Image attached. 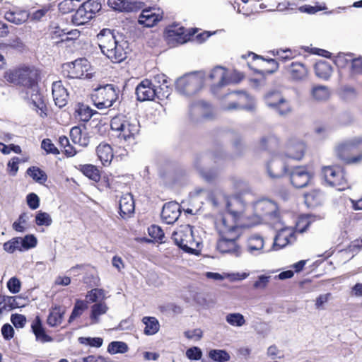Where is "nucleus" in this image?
<instances>
[{"instance_id": "a18cd8bd", "label": "nucleus", "mask_w": 362, "mask_h": 362, "mask_svg": "<svg viewBox=\"0 0 362 362\" xmlns=\"http://www.w3.org/2000/svg\"><path fill=\"white\" fill-rule=\"evenodd\" d=\"M27 173L37 182L43 183L46 182L47 177L46 173L37 167H31L27 170Z\"/></svg>"}, {"instance_id": "774afa93", "label": "nucleus", "mask_w": 362, "mask_h": 362, "mask_svg": "<svg viewBox=\"0 0 362 362\" xmlns=\"http://www.w3.org/2000/svg\"><path fill=\"white\" fill-rule=\"evenodd\" d=\"M185 336L189 339L199 341L203 335V332L200 329H194L185 332Z\"/></svg>"}, {"instance_id": "7c9ffc66", "label": "nucleus", "mask_w": 362, "mask_h": 362, "mask_svg": "<svg viewBox=\"0 0 362 362\" xmlns=\"http://www.w3.org/2000/svg\"><path fill=\"white\" fill-rule=\"evenodd\" d=\"M32 330L35 335L36 339L42 343L50 342L52 338L45 333L41 320L38 316L35 317L31 325Z\"/></svg>"}, {"instance_id": "79ce46f5", "label": "nucleus", "mask_w": 362, "mask_h": 362, "mask_svg": "<svg viewBox=\"0 0 362 362\" xmlns=\"http://www.w3.org/2000/svg\"><path fill=\"white\" fill-rule=\"evenodd\" d=\"M209 357L216 362H227L230 359L229 354L221 349H212L209 352Z\"/></svg>"}, {"instance_id": "5fc2aeb1", "label": "nucleus", "mask_w": 362, "mask_h": 362, "mask_svg": "<svg viewBox=\"0 0 362 362\" xmlns=\"http://www.w3.org/2000/svg\"><path fill=\"white\" fill-rule=\"evenodd\" d=\"M82 5L93 16L101 8V4L98 0H88L83 3Z\"/></svg>"}, {"instance_id": "aec40b11", "label": "nucleus", "mask_w": 362, "mask_h": 362, "mask_svg": "<svg viewBox=\"0 0 362 362\" xmlns=\"http://www.w3.org/2000/svg\"><path fill=\"white\" fill-rule=\"evenodd\" d=\"M306 149L305 144L296 138H291L286 144V155L295 160H300L304 156Z\"/></svg>"}, {"instance_id": "3c124183", "label": "nucleus", "mask_w": 362, "mask_h": 362, "mask_svg": "<svg viewBox=\"0 0 362 362\" xmlns=\"http://www.w3.org/2000/svg\"><path fill=\"white\" fill-rule=\"evenodd\" d=\"M156 98L158 100L167 99L171 94V88L168 85V81L158 88H156Z\"/></svg>"}, {"instance_id": "c9c22d12", "label": "nucleus", "mask_w": 362, "mask_h": 362, "mask_svg": "<svg viewBox=\"0 0 362 362\" xmlns=\"http://www.w3.org/2000/svg\"><path fill=\"white\" fill-rule=\"evenodd\" d=\"M29 15L25 11H7L4 15L6 21L16 25L25 23L28 19Z\"/></svg>"}, {"instance_id": "dca6fc26", "label": "nucleus", "mask_w": 362, "mask_h": 362, "mask_svg": "<svg viewBox=\"0 0 362 362\" xmlns=\"http://www.w3.org/2000/svg\"><path fill=\"white\" fill-rule=\"evenodd\" d=\"M313 178V173L302 166L293 168L290 173L291 182L296 188H303L311 184Z\"/></svg>"}, {"instance_id": "a19ab883", "label": "nucleus", "mask_w": 362, "mask_h": 362, "mask_svg": "<svg viewBox=\"0 0 362 362\" xmlns=\"http://www.w3.org/2000/svg\"><path fill=\"white\" fill-rule=\"evenodd\" d=\"M226 321L233 327H240L245 325V317L239 313H228L226 316Z\"/></svg>"}, {"instance_id": "2f4dec72", "label": "nucleus", "mask_w": 362, "mask_h": 362, "mask_svg": "<svg viewBox=\"0 0 362 362\" xmlns=\"http://www.w3.org/2000/svg\"><path fill=\"white\" fill-rule=\"evenodd\" d=\"M331 93L329 88L323 85L313 86L310 90L312 100L317 102H324L330 97Z\"/></svg>"}, {"instance_id": "6e6552de", "label": "nucleus", "mask_w": 362, "mask_h": 362, "mask_svg": "<svg viewBox=\"0 0 362 362\" xmlns=\"http://www.w3.org/2000/svg\"><path fill=\"white\" fill-rule=\"evenodd\" d=\"M226 209L228 213L222 217H227L229 218V223H235L240 227L247 226V223H244L245 220L248 218L246 217V214L250 213V206H246L244 200L239 197L230 198L226 202Z\"/></svg>"}, {"instance_id": "72a5a7b5", "label": "nucleus", "mask_w": 362, "mask_h": 362, "mask_svg": "<svg viewBox=\"0 0 362 362\" xmlns=\"http://www.w3.org/2000/svg\"><path fill=\"white\" fill-rule=\"evenodd\" d=\"M93 18V16L81 4L72 16V22L77 25H84Z\"/></svg>"}, {"instance_id": "393cba45", "label": "nucleus", "mask_w": 362, "mask_h": 362, "mask_svg": "<svg viewBox=\"0 0 362 362\" xmlns=\"http://www.w3.org/2000/svg\"><path fill=\"white\" fill-rule=\"evenodd\" d=\"M286 171V166L279 158H272L267 165V173L269 177L273 180L282 177Z\"/></svg>"}, {"instance_id": "4be33fe9", "label": "nucleus", "mask_w": 362, "mask_h": 362, "mask_svg": "<svg viewBox=\"0 0 362 362\" xmlns=\"http://www.w3.org/2000/svg\"><path fill=\"white\" fill-rule=\"evenodd\" d=\"M195 32L196 30H193V32H191L190 30L178 25H172L167 29L168 37L175 40L179 44H183L189 41Z\"/></svg>"}, {"instance_id": "4d7b16f0", "label": "nucleus", "mask_w": 362, "mask_h": 362, "mask_svg": "<svg viewBox=\"0 0 362 362\" xmlns=\"http://www.w3.org/2000/svg\"><path fill=\"white\" fill-rule=\"evenodd\" d=\"M149 235L158 240L163 241L165 234L162 228L156 225H153L148 228Z\"/></svg>"}, {"instance_id": "4c0bfd02", "label": "nucleus", "mask_w": 362, "mask_h": 362, "mask_svg": "<svg viewBox=\"0 0 362 362\" xmlns=\"http://www.w3.org/2000/svg\"><path fill=\"white\" fill-rule=\"evenodd\" d=\"M75 112L80 120L83 122L89 121L92 116L97 113L96 111L93 110L88 105L80 103L77 105Z\"/></svg>"}, {"instance_id": "f3484780", "label": "nucleus", "mask_w": 362, "mask_h": 362, "mask_svg": "<svg viewBox=\"0 0 362 362\" xmlns=\"http://www.w3.org/2000/svg\"><path fill=\"white\" fill-rule=\"evenodd\" d=\"M163 18V11L156 7L145 8L139 15L138 22L145 27L151 28L156 25Z\"/></svg>"}, {"instance_id": "f704fd0d", "label": "nucleus", "mask_w": 362, "mask_h": 362, "mask_svg": "<svg viewBox=\"0 0 362 362\" xmlns=\"http://www.w3.org/2000/svg\"><path fill=\"white\" fill-rule=\"evenodd\" d=\"M315 71L317 77L327 80L332 74V67L328 62L320 61L315 64Z\"/></svg>"}, {"instance_id": "bb28decb", "label": "nucleus", "mask_w": 362, "mask_h": 362, "mask_svg": "<svg viewBox=\"0 0 362 362\" xmlns=\"http://www.w3.org/2000/svg\"><path fill=\"white\" fill-rule=\"evenodd\" d=\"M288 73L290 78L293 81H303L306 80L308 76V68L302 63L293 62L288 67Z\"/></svg>"}, {"instance_id": "a211bd4d", "label": "nucleus", "mask_w": 362, "mask_h": 362, "mask_svg": "<svg viewBox=\"0 0 362 362\" xmlns=\"http://www.w3.org/2000/svg\"><path fill=\"white\" fill-rule=\"evenodd\" d=\"M209 78L214 81L215 86L221 87L229 83H238L240 79L233 78L229 71L224 67L217 66L210 72Z\"/></svg>"}, {"instance_id": "864d4df0", "label": "nucleus", "mask_w": 362, "mask_h": 362, "mask_svg": "<svg viewBox=\"0 0 362 362\" xmlns=\"http://www.w3.org/2000/svg\"><path fill=\"white\" fill-rule=\"evenodd\" d=\"M271 276L269 275H259L257 276V280L253 284V288L257 290L265 289L270 281Z\"/></svg>"}, {"instance_id": "20e7f679", "label": "nucleus", "mask_w": 362, "mask_h": 362, "mask_svg": "<svg viewBox=\"0 0 362 362\" xmlns=\"http://www.w3.org/2000/svg\"><path fill=\"white\" fill-rule=\"evenodd\" d=\"M336 156L348 164L362 163V135L339 144L334 148Z\"/></svg>"}, {"instance_id": "1a4fd4ad", "label": "nucleus", "mask_w": 362, "mask_h": 362, "mask_svg": "<svg viewBox=\"0 0 362 362\" xmlns=\"http://www.w3.org/2000/svg\"><path fill=\"white\" fill-rule=\"evenodd\" d=\"M118 98V93L112 84L99 86L93 90L91 100L99 110L107 109L113 105Z\"/></svg>"}, {"instance_id": "de8ad7c7", "label": "nucleus", "mask_w": 362, "mask_h": 362, "mask_svg": "<svg viewBox=\"0 0 362 362\" xmlns=\"http://www.w3.org/2000/svg\"><path fill=\"white\" fill-rule=\"evenodd\" d=\"M35 223L39 226H49L52 223V219L51 216L42 211H39L35 216Z\"/></svg>"}, {"instance_id": "6ab92c4d", "label": "nucleus", "mask_w": 362, "mask_h": 362, "mask_svg": "<svg viewBox=\"0 0 362 362\" xmlns=\"http://www.w3.org/2000/svg\"><path fill=\"white\" fill-rule=\"evenodd\" d=\"M137 100L139 101L153 100L156 98V90L152 81L144 79L141 81L135 90Z\"/></svg>"}, {"instance_id": "2eb2a0df", "label": "nucleus", "mask_w": 362, "mask_h": 362, "mask_svg": "<svg viewBox=\"0 0 362 362\" xmlns=\"http://www.w3.org/2000/svg\"><path fill=\"white\" fill-rule=\"evenodd\" d=\"M68 76L71 78H91L93 74L89 72L90 64L85 58L76 59L66 65Z\"/></svg>"}, {"instance_id": "bf43d9fd", "label": "nucleus", "mask_w": 362, "mask_h": 362, "mask_svg": "<svg viewBox=\"0 0 362 362\" xmlns=\"http://www.w3.org/2000/svg\"><path fill=\"white\" fill-rule=\"evenodd\" d=\"M41 147L43 148L47 153H52L57 155L59 153V150L49 139H45L42 140Z\"/></svg>"}, {"instance_id": "0e129e2a", "label": "nucleus", "mask_w": 362, "mask_h": 362, "mask_svg": "<svg viewBox=\"0 0 362 362\" xmlns=\"http://www.w3.org/2000/svg\"><path fill=\"white\" fill-rule=\"evenodd\" d=\"M186 356L190 360H199L202 356V352L199 347L194 346L186 351Z\"/></svg>"}, {"instance_id": "5701e85b", "label": "nucleus", "mask_w": 362, "mask_h": 362, "mask_svg": "<svg viewBox=\"0 0 362 362\" xmlns=\"http://www.w3.org/2000/svg\"><path fill=\"white\" fill-rule=\"evenodd\" d=\"M245 250L252 255L264 254L265 251L263 237L256 233L250 235L246 241Z\"/></svg>"}, {"instance_id": "09e8293b", "label": "nucleus", "mask_w": 362, "mask_h": 362, "mask_svg": "<svg viewBox=\"0 0 362 362\" xmlns=\"http://www.w3.org/2000/svg\"><path fill=\"white\" fill-rule=\"evenodd\" d=\"M83 173L90 180L98 182L100 180V174L98 169L93 165H85L82 168Z\"/></svg>"}, {"instance_id": "b1692460", "label": "nucleus", "mask_w": 362, "mask_h": 362, "mask_svg": "<svg viewBox=\"0 0 362 362\" xmlns=\"http://www.w3.org/2000/svg\"><path fill=\"white\" fill-rule=\"evenodd\" d=\"M180 214V204L171 202L164 204L161 212V218L167 224H173L178 219Z\"/></svg>"}, {"instance_id": "680f3d73", "label": "nucleus", "mask_w": 362, "mask_h": 362, "mask_svg": "<svg viewBox=\"0 0 362 362\" xmlns=\"http://www.w3.org/2000/svg\"><path fill=\"white\" fill-rule=\"evenodd\" d=\"M23 250H28L35 247L37 245V238L33 235H27L21 238Z\"/></svg>"}, {"instance_id": "ddd939ff", "label": "nucleus", "mask_w": 362, "mask_h": 362, "mask_svg": "<svg viewBox=\"0 0 362 362\" xmlns=\"http://www.w3.org/2000/svg\"><path fill=\"white\" fill-rule=\"evenodd\" d=\"M265 103L280 116H286L292 111L290 103L278 91L269 92L265 95Z\"/></svg>"}, {"instance_id": "8fccbe9b", "label": "nucleus", "mask_w": 362, "mask_h": 362, "mask_svg": "<svg viewBox=\"0 0 362 362\" xmlns=\"http://www.w3.org/2000/svg\"><path fill=\"white\" fill-rule=\"evenodd\" d=\"M273 56H277L282 62L291 59L295 54L291 49H276L271 51Z\"/></svg>"}, {"instance_id": "cd10ccee", "label": "nucleus", "mask_w": 362, "mask_h": 362, "mask_svg": "<svg viewBox=\"0 0 362 362\" xmlns=\"http://www.w3.org/2000/svg\"><path fill=\"white\" fill-rule=\"evenodd\" d=\"M119 214L125 218L130 216L134 211V201L131 194H123L119 199Z\"/></svg>"}, {"instance_id": "39448f33", "label": "nucleus", "mask_w": 362, "mask_h": 362, "mask_svg": "<svg viewBox=\"0 0 362 362\" xmlns=\"http://www.w3.org/2000/svg\"><path fill=\"white\" fill-rule=\"evenodd\" d=\"M204 79L205 73L204 71H195L185 74L175 81V90L182 95L192 96L202 88Z\"/></svg>"}, {"instance_id": "6e6d98bb", "label": "nucleus", "mask_w": 362, "mask_h": 362, "mask_svg": "<svg viewBox=\"0 0 362 362\" xmlns=\"http://www.w3.org/2000/svg\"><path fill=\"white\" fill-rule=\"evenodd\" d=\"M353 57L351 54L339 53L335 57L334 63L339 67H344L351 62Z\"/></svg>"}, {"instance_id": "412c9836", "label": "nucleus", "mask_w": 362, "mask_h": 362, "mask_svg": "<svg viewBox=\"0 0 362 362\" xmlns=\"http://www.w3.org/2000/svg\"><path fill=\"white\" fill-rule=\"evenodd\" d=\"M25 93L28 98L33 105L37 112L41 116L46 115L45 112L46 106L45 105L42 95L40 94L38 88V85L36 84L35 87H32L25 90Z\"/></svg>"}, {"instance_id": "c03bdc74", "label": "nucleus", "mask_w": 362, "mask_h": 362, "mask_svg": "<svg viewBox=\"0 0 362 362\" xmlns=\"http://www.w3.org/2000/svg\"><path fill=\"white\" fill-rule=\"evenodd\" d=\"M88 308L87 303L84 300H77L69 319V322H71L74 319L81 316L83 312Z\"/></svg>"}, {"instance_id": "f257e3e1", "label": "nucleus", "mask_w": 362, "mask_h": 362, "mask_svg": "<svg viewBox=\"0 0 362 362\" xmlns=\"http://www.w3.org/2000/svg\"><path fill=\"white\" fill-rule=\"evenodd\" d=\"M228 222L229 218L227 217H221L216 222V228L220 236L216 248L221 253H229L239 257L242 250L237 240L242 235V229L235 223Z\"/></svg>"}, {"instance_id": "338daca9", "label": "nucleus", "mask_w": 362, "mask_h": 362, "mask_svg": "<svg viewBox=\"0 0 362 362\" xmlns=\"http://www.w3.org/2000/svg\"><path fill=\"white\" fill-rule=\"evenodd\" d=\"M11 321L16 328H22L25 324L26 318L21 314H13L11 317Z\"/></svg>"}, {"instance_id": "49530a36", "label": "nucleus", "mask_w": 362, "mask_h": 362, "mask_svg": "<svg viewBox=\"0 0 362 362\" xmlns=\"http://www.w3.org/2000/svg\"><path fill=\"white\" fill-rule=\"evenodd\" d=\"M128 351V346L123 341H112L107 346V352L110 354H124Z\"/></svg>"}, {"instance_id": "13d9d810", "label": "nucleus", "mask_w": 362, "mask_h": 362, "mask_svg": "<svg viewBox=\"0 0 362 362\" xmlns=\"http://www.w3.org/2000/svg\"><path fill=\"white\" fill-rule=\"evenodd\" d=\"M107 4L109 6L116 11H125L128 8L127 0H108Z\"/></svg>"}, {"instance_id": "f8f14e48", "label": "nucleus", "mask_w": 362, "mask_h": 362, "mask_svg": "<svg viewBox=\"0 0 362 362\" xmlns=\"http://www.w3.org/2000/svg\"><path fill=\"white\" fill-rule=\"evenodd\" d=\"M322 174L325 181L330 186L341 191L349 188L346 173L337 166H325Z\"/></svg>"}, {"instance_id": "9b49d317", "label": "nucleus", "mask_w": 362, "mask_h": 362, "mask_svg": "<svg viewBox=\"0 0 362 362\" xmlns=\"http://www.w3.org/2000/svg\"><path fill=\"white\" fill-rule=\"evenodd\" d=\"M226 100L223 106L226 110L244 109L252 111L255 108L254 98L245 92H230L226 95Z\"/></svg>"}, {"instance_id": "a878e982", "label": "nucleus", "mask_w": 362, "mask_h": 362, "mask_svg": "<svg viewBox=\"0 0 362 362\" xmlns=\"http://www.w3.org/2000/svg\"><path fill=\"white\" fill-rule=\"evenodd\" d=\"M68 92L63 86L61 81H54L52 83V96L55 105L59 107H62L66 105Z\"/></svg>"}, {"instance_id": "69168bd1", "label": "nucleus", "mask_w": 362, "mask_h": 362, "mask_svg": "<svg viewBox=\"0 0 362 362\" xmlns=\"http://www.w3.org/2000/svg\"><path fill=\"white\" fill-rule=\"evenodd\" d=\"M26 201L28 206L35 210L39 207L40 199L38 196L35 193H30L27 195Z\"/></svg>"}, {"instance_id": "423d86ee", "label": "nucleus", "mask_w": 362, "mask_h": 362, "mask_svg": "<svg viewBox=\"0 0 362 362\" xmlns=\"http://www.w3.org/2000/svg\"><path fill=\"white\" fill-rule=\"evenodd\" d=\"M112 130L119 132L118 136L126 141H131L139 132V122L136 117L119 115L111 119Z\"/></svg>"}, {"instance_id": "052dcab7", "label": "nucleus", "mask_w": 362, "mask_h": 362, "mask_svg": "<svg viewBox=\"0 0 362 362\" xmlns=\"http://www.w3.org/2000/svg\"><path fill=\"white\" fill-rule=\"evenodd\" d=\"M278 142V139L273 135L264 136L259 141V146L263 149L271 148L273 144Z\"/></svg>"}, {"instance_id": "c756f323", "label": "nucleus", "mask_w": 362, "mask_h": 362, "mask_svg": "<svg viewBox=\"0 0 362 362\" xmlns=\"http://www.w3.org/2000/svg\"><path fill=\"white\" fill-rule=\"evenodd\" d=\"M96 153L98 159L103 165L110 164L113 158V152L112 147L107 144H100L96 148Z\"/></svg>"}, {"instance_id": "e2e57ef3", "label": "nucleus", "mask_w": 362, "mask_h": 362, "mask_svg": "<svg viewBox=\"0 0 362 362\" xmlns=\"http://www.w3.org/2000/svg\"><path fill=\"white\" fill-rule=\"evenodd\" d=\"M21 281L16 277L11 278L7 283L8 289L12 293H18L21 291Z\"/></svg>"}, {"instance_id": "37998d69", "label": "nucleus", "mask_w": 362, "mask_h": 362, "mask_svg": "<svg viewBox=\"0 0 362 362\" xmlns=\"http://www.w3.org/2000/svg\"><path fill=\"white\" fill-rule=\"evenodd\" d=\"M4 250L8 252V253H13L16 250L22 251V240L21 238H14L10 240L9 241L6 242L4 245Z\"/></svg>"}, {"instance_id": "c85d7f7f", "label": "nucleus", "mask_w": 362, "mask_h": 362, "mask_svg": "<svg viewBox=\"0 0 362 362\" xmlns=\"http://www.w3.org/2000/svg\"><path fill=\"white\" fill-rule=\"evenodd\" d=\"M109 310L107 303L105 301H99L94 303L90 307V319L92 325L98 324L100 322V316L105 315Z\"/></svg>"}, {"instance_id": "e433bc0d", "label": "nucleus", "mask_w": 362, "mask_h": 362, "mask_svg": "<svg viewBox=\"0 0 362 362\" xmlns=\"http://www.w3.org/2000/svg\"><path fill=\"white\" fill-rule=\"evenodd\" d=\"M142 322L145 325L144 332L146 335H153L159 331L160 324L156 317H144Z\"/></svg>"}, {"instance_id": "473e14b6", "label": "nucleus", "mask_w": 362, "mask_h": 362, "mask_svg": "<svg viewBox=\"0 0 362 362\" xmlns=\"http://www.w3.org/2000/svg\"><path fill=\"white\" fill-rule=\"evenodd\" d=\"M65 309L60 306L53 308L47 317V322L51 327L59 325L64 319Z\"/></svg>"}, {"instance_id": "58836bf2", "label": "nucleus", "mask_w": 362, "mask_h": 362, "mask_svg": "<svg viewBox=\"0 0 362 362\" xmlns=\"http://www.w3.org/2000/svg\"><path fill=\"white\" fill-rule=\"evenodd\" d=\"M70 137L73 143L80 146H86L88 144V139L82 135V130L79 127H74L70 131Z\"/></svg>"}, {"instance_id": "603ef678", "label": "nucleus", "mask_w": 362, "mask_h": 362, "mask_svg": "<svg viewBox=\"0 0 362 362\" xmlns=\"http://www.w3.org/2000/svg\"><path fill=\"white\" fill-rule=\"evenodd\" d=\"M78 341L81 344L89 345L97 348L100 347L103 343V340L100 337H79Z\"/></svg>"}, {"instance_id": "f03ea898", "label": "nucleus", "mask_w": 362, "mask_h": 362, "mask_svg": "<svg viewBox=\"0 0 362 362\" xmlns=\"http://www.w3.org/2000/svg\"><path fill=\"white\" fill-rule=\"evenodd\" d=\"M245 216L248 218L247 226H255L263 221L275 225L281 218L276 203L267 199L254 202L250 206V213L246 214Z\"/></svg>"}, {"instance_id": "ea45409f", "label": "nucleus", "mask_w": 362, "mask_h": 362, "mask_svg": "<svg viewBox=\"0 0 362 362\" xmlns=\"http://www.w3.org/2000/svg\"><path fill=\"white\" fill-rule=\"evenodd\" d=\"M86 298L88 299L86 303H98L100 301H104L107 298L105 290L102 288H93L88 291L86 294Z\"/></svg>"}, {"instance_id": "9d476101", "label": "nucleus", "mask_w": 362, "mask_h": 362, "mask_svg": "<svg viewBox=\"0 0 362 362\" xmlns=\"http://www.w3.org/2000/svg\"><path fill=\"white\" fill-rule=\"evenodd\" d=\"M175 243L184 251L194 253L199 247V241L196 240L192 226H180L172 235Z\"/></svg>"}, {"instance_id": "4468645a", "label": "nucleus", "mask_w": 362, "mask_h": 362, "mask_svg": "<svg viewBox=\"0 0 362 362\" xmlns=\"http://www.w3.org/2000/svg\"><path fill=\"white\" fill-rule=\"evenodd\" d=\"M281 226V220L277 221L275 225H273L277 230V233L274 238L273 247L274 250L281 249L288 244H291L296 240L295 230L292 227H279Z\"/></svg>"}, {"instance_id": "0eeeda50", "label": "nucleus", "mask_w": 362, "mask_h": 362, "mask_svg": "<svg viewBox=\"0 0 362 362\" xmlns=\"http://www.w3.org/2000/svg\"><path fill=\"white\" fill-rule=\"evenodd\" d=\"M37 76L35 69L23 66L6 71L4 78L7 82L23 86L26 90L37 84Z\"/></svg>"}, {"instance_id": "7ed1b4c3", "label": "nucleus", "mask_w": 362, "mask_h": 362, "mask_svg": "<svg viewBox=\"0 0 362 362\" xmlns=\"http://www.w3.org/2000/svg\"><path fill=\"white\" fill-rule=\"evenodd\" d=\"M97 40L101 52L113 62H121L127 57V43L118 42L113 33L104 29L97 35Z\"/></svg>"}]
</instances>
